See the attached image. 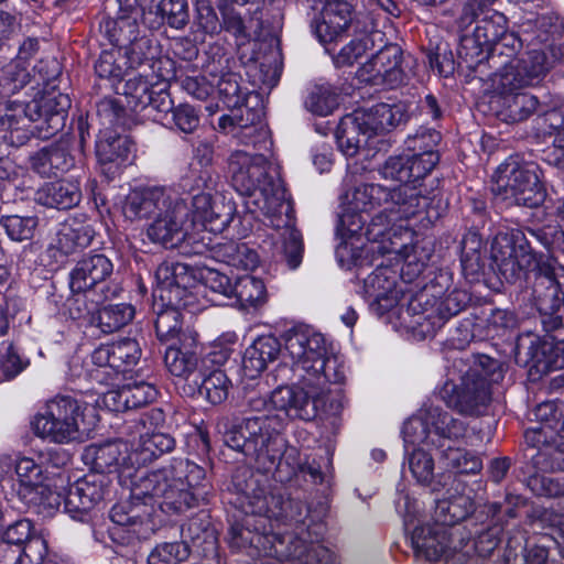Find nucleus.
Returning <instances> with one entry per match:
<instances>
[{
	"mask_svg": "<svg viewBox=\"0 0 564 564\" xmlns=\"http://www.w3.org/2000/svg\"><path fill=\"white\" fill-rule=\"evenodd\" d=\"M245 513L242 522L231 524L228 541L231 549L245 551L249 556H268L280 562L299 561L301 564H335L334 553L319 544L310 543L302 535L274 531L272 520L303 522L307 507L300 499L282 494H267L249 479L237 498Z\"/></svg>",
	"mask_w": 564,
	"mask_h": 564,
	"instance_id": "f257e3e1",
	"label": "nucleus"
},
{
	"mask_svg": "<svg viewBox=\"0 0 564 564\" xmlns=\"http://www.w3.org/2000/svg\"><path fill=\"white\" fill-rule=\"evenodd\" d=\"M284 348L293 360V386L278 387L271 402L289 415L312 421L322 414H335L340 409V386L346 380L344 364L333 352L324 335L299 325L284 335Z\"/></svg>",
	"mask_w": 564,
	"mask_h": 564,
	"instance_id": "f03ea898",
	"label": "nucleus"
},
{
	"mask_svg": "<svg viewBox=\"0 0 564 564\" xmlns=\"http://www.w3.org/2000/svg\"><path fill=\"white\" fill-rule=\"evenodd\" d=\"M204 479L203 467L187 458H174L170 465L134 479L131 500L115 505L110 519L137 539L147 538L154 505L166 514L186 512L197 506L194 489Z\"/></svg>",
	"mask_w": 564,
	"mask_h": 564,
	"instance_id": "7ed1b4c3",
	"label": "nucleus"
},
{
	"mask_svg": "<svg viewBox=\"0 0 564 564\" xmlns=\"http://www.w3.org/2000/svg\"><path fill=\"white\" fill-rule=\"evenodd\" d=\"M227 163L231 184L240 195L249 198L248 206L252 204L262 213L267 226L282 230L278 251L288 268L295 270L303 259L302 235L294 227V210L285 199L284 191L268 175L265 158L237 150Z\"/></svg>",
	"mask_w": 564,
	"mask_h": 564,
	"instance_id": "20e7f679",
	"label": "nucleus"
},
{
	"mask_svg": "<svg viewBox=\"0 0 564 564\" xmlns=\"http://www.w3.org/2000/svg\"><path fill=\"white\" fill-rule=\"evenodd\" d=\"M284 419L280 414H261L243 419L232 425L224 435L225 444L252 457L258 467L264 473L275 470L281 474L283 465L290 467L288 477L296 474V467L291 466L289 458L295 455V448H286V442L281 435Z\"/></svg>",
	"mask_w": 564,
	"mask_h": 564,
	"instance_id": "39448f33",
	"label": "nucleus"
},
{
	"mask_svg": "<svg viewBox=\"0 0 564 564\" xmlns=\"http://www.w3.org/2000/svg\"><path fill=\"white\" fill-rule=\"evenodd\" d=\"M70 108V98L56 90L45 91L31 101H10L0 112L3 139L13 147L25 144L31 135L46 140L62 131Z\"/></svg>",
	"mask_w": 564,
	"mask_h": 564,
	"instance_id": "423d86ee",
	"label": "nucleus"
},
{
	"mask_svg": "<svg viewBox=\"0 0 564 564\" xmlns=\"http://www.w3.org/2000/svg\"><path fill=\"white\" fill-rule=\"evenodd\" d=\"M448 378L440 390L445 403L463 414H479L491 400L490 384L503 378L501 364L486 355L474 357L473 364L455 359Z\"/></svg>",
	"mask_w": 564,
	"mask_h": 564,
	"instance_id": "0eeeda50",
	"label": "nucleus"
},
{
	"mask_svg": "<svg viewBox=\"0 0 564 564\" xmlns=\"http://www.w3.org/2000/svg\"><path fill=\"white\" fill-rule=\"evenodd\" d=\"M402 433L405 443H423L441 449L446 467L457 474H477L482 468L479 456L446 444L463 437L466 433L465 422L446 411L431 406L424 417L409 420Z\"/></svg>",
	"mask_w": 564,
	"mask_h": 564,
	"instance_id": "6e6552de",
	"label": "nucleus"
},
{
	"mask_svg": "<svg viewBox=\"0 0 564 564\" xmlns=\"http://www.w3.org/2000/svg\"><path fill=\"white\" fill-rule=\"evenodd\" d=\"M153 288L154 327L160 341L171 344L186 329L182 327L181 308L193 303L189 288L194 278L188 267L180 262H163L155 270Z\"/></svg>",
	"mask_w": 564,
	"mask_h": 564,
	"instance_id": "1a4fd4ad",
	"label": "nucleus"
},
{
	"mask_svg": "<svg viewBox=\"0 0 564 564\" xmlns=\"http://www.w3.org/2000/svg\"><path fill=\"white\" fill-rule=\"evenodd\" d=\"M443 210L442 199L433 192L426 193L423 184H400L389 187L384 207L370 219L366 234L369 239L383 240L389 236L392 224L408 221L423 214L424 220L433 224Z\"/></svg>",
	"mask_w": 564,
	"mask_h": 564,
	"instance_id": "9d476101",
	"label": "nucleus"
},
{
	"mask_svg": "<svg viewBox=\"0 0 564 564\" xmlns=\"http://www.w3.org/2000/svg\"><path fill=\"white\" fill-rule=\"evenodd\" d=\"M403 105L380 102L370 108L355 110L339 121L335 138L339 150L347 156H354L370 140L384 132L391 131L406 121Z\"/></svg>",
	"mask_w": 564,
	"mask_h": 564,
	"instance_id": "9b49d317",
	"label": "nucleus"
},
{
	"mask_svg": "<svg viewBox=\"0 0 564 564\" xmlns=\"http://www.w3.org/2000/svg\"><path fill=\"white\" fill-rule=\"evenodd\" d=\"M87 405L70 395H56L39 412L32 429L36 436L55 444H68L82 440L89 431L85 421Z\"/></svg>",
	"mask_w": 564,
	"mask_h": 564,
	"instance_id": "f8f14e48",
	"label": "nucleus"
},
{
	"mask_svg": "<svg viewBox=\"0 0 564 564\" xmlns=\"http://www.w3.org/2000/svg\"><path fill=\"white\" fill-rule=\"evenodd\" d=\"M491 259L499 275L508 283H516L525 276L531 285L534 281V272L538 264L545 260L536 261L530 243L520 229L499 231L491 242ZM553 260L552 258L546 259Z\"/></svg>",
	"mask_w": 564,
	"mask_h": 564,
	"instance_id": "ddd939ff",
	"label": "nucleus"
},
{
	"mask_svg": "<svg viewBox=\"0 0 564 564\" xmlns=\"http://www.w3.org/2000/svg\"><path fill=\"white\" fill-rule=\"evenodd\" d=\"M492 191L519 206L536 207L544 200V191L534 164H519L509 160L495 174Z\"/></svg>",
	"mask_w": 564,
	"mask_h": 564,
	"instance_id": "4468645a",
	"label": "nucleus"
},
{
	"mask_svg": "<svg viewBox=\"0 0 564 564\" xmlns=\"http://www.w3.org/2000/svg\"><path fill=\"white\" fill-rule=\"evenodd\" d=\"M469 538L470 533L464 528H447L434 522L415 527L411 545L416 558L436 562L465 550Z\"/></svg>",
	"mask_w": 564,
	"mask_h": 564,
	"instance_id": "2eb2a0df",
	"label": "nucleus"
},
{
	"mask_svg": "<svg viewBox=\"0 0 564 564\" xmlns=\"http://www.w3.org/2000/svg\"><path fill=\"white\" fill-rule=\"evenodd\" d=\"M20 500L29 508L53 510L61 506V495L46 484L47 477L41 464L31 457H19L14 465Z\"/></svg>",
	"mask_w": 564,
	"mask_h": 564,
	"instance_id": "dca6fc26",
	"label": "nucleus"
},
{
	"mask_svg": "<svg viewBox=\"0 0 564 564\" xmlns=\"http://www.w3.org/2000/svg\"><path fill=\"white\" fill-rule=\"evenodd\" d=\"M131 448L123 441H111L105 444H91L87 446L82 455L85 465L89 466L96 475L117 471L120 481L130 488L132 498V482L147 470H138L134 464L127 459Z\"/></svg>",
	"mask_w": 564,
	"mask_h": 564,
	"instance_id": "f3484780",
	"label": "nucleus"
},
{
	"mask_svg": "<svg viewBox=\"0 0 564 564\" xmlns=\"http://www.w3.org/2000/svg\"><path fill=\"white\" fill-rule=\"evenodd\" d=\"M112 261L104 253H88L76 262L69 272L70 291L94 290L104 299L117 297L121 288L110 280Z\"/></svg>",
	"mask_w": 564,
	"mask_h": 564,
	"instance_id": "a211bd4d",
	"label": "nucleus"
},
{
	"mask_svg": "<svg viewBox=\"0 0 564 564\" xmlns=\"http://www.w3.org/2000/svg\"><path fill=\"white\" fill-rule=\"evenodd\" d=\"M507 29L505 14L489 10L477 21L471 34L459 36L458 56L468 67L479 68L485 65V55Z\"/></svg>",
	"mask_w": 564,
	"mask_h": 564,
	"instance_id": "6ab92c4d",
	"label": "nucleus"
},
{
	"mask_svg": "<svg viewBox=\"0 0 564 564\" xmlns=\"http://www.w3.org/2000/svg\"><path fill=\"white\" fill-rule=\"evenodd\" d=\"M379 51L364 63L358 72L361 82L373 86H387L395 88L405 82V73L402 68L403 53L399 45L387 43L378 45Z\"/></svg>",
	"mask_w": 564,
	"mask_h": 564,
	"instance_id": "aec40b11",
	"label": "nucleus"
},
{
	"mask_svg": "<svg viewBox=\"0 0 564 564\" xmlns=\"http://www.w3.org/2000/svg\"><path fill=\"white\" fill-rule=\"evenodd\" d=\"M389 195V187L381 184H359L341 195L346 213L339 217L338 229L349 235L357 234L366 224L359 213H369L383 206Z\"/></svg>",
	"mask_w": 564,
	"mask_h": 564,
	"instance_id": "412c9836",
	"label": "nucleus"
},
{
	"mask_svg": "<svg viewBox=\"0 0 564 564\" xmlns=\"http://www.w3.org/2000/svg\"><path fill=\"white\" fill-rule=\"evenodd\" d=\"M188 207L186 202L178 197L166 210L159 213L147 228L148 238L167 249L177 248L186 238V223Z\"/></svg>",
	"mask_w": 564,
	"mask_h": 564,
	"instance_id": "4be33fe9",
	"label": "nucleus"
},
{
	"mask_svg": "<svg viewBox=\"0 0 564 564\" xmlns=\"http://www.w3.org/2000/svg\"><path fill=\"white\" fill-rule=\"evenodd\" d=\"M183 188L188 191L197 189V194L192 197V223H200L206 226L207 224H215L219 221L225 226L228 221V216L223 217L213 203V197L209 191L216 186V181L208 170H199L198 172L192 171L191 175L183 180Z\"/></svg>",
	"mask_w": 564,
	"mask_h": 564,
	"instance_id": "5701e85b",
	"label": "nucleus"
},
{
	"mask_svg": "<svg viewBox=\"0 0 564 564\" xmlns=\"http://www.w3.org/2000/svg\"><path fill=\"white\" fill-rule=\"evenodd\" d=\"M351 34L352 39L336 54H333L336 67L352 66L355 63H359L368 51L383 44L384 33L376 28L369 17L357 18L352 23Z\"/></svg>",
	"mask_w": 564,
	"mask_h": 564,
	"instance_id": "b1692460",
	"label": "nucleus"
},
{
	"mask_svg": "<svg viewBox=\"0 0 564 564\" xmlns=\"http://www.w3.org/2000/svg\"><path fill=\"white\" fill-rule=\"evenodd\" d=\"M360 17L367 15L354 14L352 6L346 0H326L321 12V20H315L312 23V29L321 43L330 44L346 31H352V23Z\"/></svg>",
	"mask_w": 564,
	"mask_h": 564,
	"instance_id": "393cba45",
	"label": "nucleus"
},
{
	"mask_svg": "<svg viewBox=\"0 0 564 564\" xmlns=\"http://www.w3.org/2000/svg\"><path fill=\"white\" fill-rule=\"evenodd\" d=\"M550 65L543 52L533 50L503 72L492 74V82L503 90L519 89L540 82Z\"/></svg>",
	"mask_w": 564,
	"mask_h": 564,
	"instance_id": "a878e982",
	"label": "nucleus"
},
{
	"mask_svg": "<svg viewBox=\"0 0 564 564\" xmlns=\"http://www.w3.org/2000/svg\"><path fill=\"white\" fill-rule=\"evenodd\" d=\"M177 198L176 194L163 186L134 188L126 197L123 215L130 220L156 217Z\"/></svg>",
	"mask_w": 564,
	"mask_h": 564,
	"instance_id": "bb28decb",
	"label": "nucleus"
},
{
	"mask_svg": "<svg viewBox=\"0 0 564 564\" xmlns=\"http://www.w3.org/2000/svg\"><path fill=\"white\" fill-rule=\"evenodd\" d=\"M502 511V505L499 502H491L484 506L481 513L490 516L488 523H480L469 521L471 528L466 527V532L470 533L467 542V547L459 553L464 555L477 554L480 557L490 556L501 542L503 527L496 519Z\"/></svg>",
	"mask_w": 564,
	"mask_h": 564,
	"instance_id": "cd10ccee",
	"label": "nucleus"
},
{
	"mask_svg": "<svg viewBox=\"0 0 564 564\" xmlns=\"http://www.w3.org/2000/svg\"><path fill=\"white\" fill-rule=\"evenodd\" d=\"M469 297L465 291L453 289L448 294H444L413 312L417 316L415 324L423 328L424 333L432 334L440 329L451 317L457 315L467 304Z\"/></svg>",
	"mask_w": 564,
	"mask_h": 564,
	"instance_id": "c85d7f7f",
	"label": "nucleus"
},
{
	"mask_svg": "<svg viewBox=\"0 0 564 564\" xmlns=\"http://www.w3.org/2000/svg\"><path fill=\"white\" fill-rule=\"evenodd\" d=\"M141 348L134 338L124 337L100 345L91 354L93 362L98 367H109L116 372H126L138 364Z\"/></svg>",
	"mask_w": 564,
	"mask_h": 564,
	"instance_id": "c756f323",
	"label": "nucleus"
},
{
	"mask_svg": "<svg viewBox=\"0 0 564 564\" xmlns=\"http://www.w3.org/2000/svg\"><path fill=\"white\" fill-rule=\"evenodd\" d=\"M197 333L186 328L178 337V341L171 343L164 354L167 370L175 377L187 378L198 364L196 352Z\"/></svg>",
	"mask_w": 564,
	"mask_h": 564,
	"instance_id": "7c9ffc66",
	"label": "nucleus"
},
{
	"mask_svg": "<svg viewBox=\"0 0 564 564\" xmlns=\"http://www.w3.org/2000/svg\"><path fill=\"white\" fill-rule=\"evenodd\" d=\"M158 393V389L153 383L134 381L126 383L116 390L108 391L104 395V403L111 411L124 412L153 402Z\"/></svg>",
	"mask_w": 564,
	"mask_h": 564,
	"instance_id": "2f4dec72",
	"label": "nucleus"
},
{
	"mask_svg": "<svg viewBox=\"0 0 564 564\" xmlns=\"http://www.w3.org/2000/svg\"><path fill=\"white\" fill-rule=\"evenodd\" d=\"M159 56V46L153 36L147 31H142L135 40L131 41L123 48L124 64L130 68L149 67L156 78H166V74L162 72L164 59ZM169 63V59H165Z\"/></svg>",
	"mask_w": 564,
	"mask_h": 564,
	"instance_id": "473e14b6",
	"label": "nucleus"
},
{
	"mask_svg": "<svg viewBox=\"0 0 564 564\" xmlns=\"http://www.w3.org/2000/svg\"><path fill=\"white\" fill-rule=\"evenodd\" d=\"M30 162L34 172L41 176L51 177L69 171L75 165V158L70 153L69 140L62 139L35 152L30 158Z\"/></svg>",
	"mask_w": 564,
	"mask_h": 564,
	"instance_id": "72a5a7b5",
	"label": "nucleus"
},
{
	"mask_svg": "<svg viewBox=\"0 0 564 564\" xmlns=\"http://www.w3.org/2000/svg\"><path fill=\"white\" fill-rule=\"evenodd\" d=\"M83 197L79 182L75 178H62L40 187L35 200L43 206L67 210L76 207Z\"/></svg>",
	"mask_w": 564,
	"mask_h": 564,
	"instance_id": "f704fd0d",
	"label": "nucleus"
},
{
	"mask_svg": "<svg viewBox=\"0 0 564 564\" xmlns=\"http://www.w3.org/2000/svg\"><path fill=\"white\" fill-rule=\"evenodd\" d=\"M256 59L259 63L254 77L265 87H274L281 76L283 56L280 39L276 35H269L258 42Z\"/></svg>",
	"mask_w": 564,
	"mask_h": 564,
	"instance_id": "c9c22d12",
	"label": "nucleus"
},
{
	"mask_svg": "<svg viewBox=\"0 0 564 564\" xmlns=\"http://www.w3.org/2000/svg\"><path fill=\"white\" fill-rule=\"evenodd\" d=\"M495 85L501 93L498 117L506 123L522 122L542 108V102L534 95L525 91L513 93L514 89L503 90Z\"/></svg>",
	"mask_w": 564,
	"mask_h": 564,
	"instance_id": "e433bc0d",
	"label": "nucleus"
},
{
	"mask_svg": "<svg viewBox=\"0 0 564 564\" xmlns=\"http://www.w3.org/2000/svg\"><path fill=\"white\" fill-rule=\"evenodd\" d=\"M95 237V229L84 215L70 217L56 231L55 247L64 254L87 248Z\"/></svg>",
	"mask_w": 564,
	"mask_h": 564,
	"instance_id": "4c0bfd02",
	"label": "nucleus"
},
{
	"mask_svg": "<svg viewBox=\"0 0 564 564\" xmlns=\"http://www.w3.org/2000/svg\"><path fill=\"white\" fill-rule=\"evenodd\" d=\"M365 294L384 310L393 307L400 297L397 273L389 267H378L364 281Z\"/></svg>",
	"mask_w": 564,
	"mask_h": 564,
	"instance_id": "58836bf2",
	"label": "nucleus"
},
{
	"mask_svg": "<svg viewBox=\"0 0 564 564\" xmlns=\"http://www.w3.org/2000/svg\"><path fill=\"white\" fill-rule=\"evenodd\" d=\"M474 510L473 498L459 492L458 487H456L454 492L447 490V496L436 501L434 522L447 528H464L466 530L467 525H459L458 523L466 520Z\"/></svg>",
	"mask_w": 564,
	"mask_h": 564,
	"instance_id": "ea45409f",
	"label": "nucleus"
},
{
	"mask_svg": "<svg viewBox=\"0 0 564 564\" xmlns=\"http://www.w3.org/2000/svg\"><path fill=\"white\" fill-rule=\"evenodd\" d=\"M441 139V133L437 130L420 127L414 134L405 139L404 144L405 149L411 153L409 155L415 158V161L431 173L440 161L436 148Z\"/></svg>",
	"mask_w": 564,
	"mask_h": 564,
	"instance_id": "a19ab883",
	"label": "nucleus"
},
{
	"mask_svg": "<svg viewBox=\"0 0 564 564\" xmlns=\"http://www.w3.org/2000/svg\"><path fill=\"white\" fill-rule=\"evenodd\" d=\"M175 446V440L167 433L152 432L140 435L139 443L131 447L130 464H134L138 470L152 463L165 453H170Z\"/></svg>",
	"mask_w": 564,
	"mask_h": 564,
	"instance_id": "79ce46f5",
	"label": "nucleus"
},
{
	"mask_svg": "<svg viewBox=\"0 0 564 564\" xmlns=\"http://www.w3.org/2000/svg\"><path fill=\"white\" fill-rule=\"evenodd\" d=\"M281 352V344L274 336L258 337L249 346L242 358V367L246 373L254 378L261 373L269 362L274 361Z\"/></svg>",
	"mask_w": 564,
	"mask_h": 564,
	"instance_id": "37998d69",
	"label": "nucleus"
},
{
	"mask_svg": "<svg viewBox=\"0 0 564 564\" xmlns=\"http://www.w3.org/2000/svg\"><path fill=\"white\" fill-rule=\"evenodd\" d=\"M378 172L382 178L401 184H422L421 181L430 174L409 154L390 156Z\"/></svg>",
	"mask_w": 564,
	"mask_h": 564,
	"instance_id": "c03bdc74",
	"label": "nucleus"
},
{
	"mask_svg": "<svg viewBox=\"0 0 564 564\" xmlns=\"http://www.w3.org/2000/svg\"><path fill=\"white\" fill-rule=\"evenodd\" d=\"M521 47V40L513 32H508L507 28L505 34L486 53L485 62L495 69L494 73L503 72L513 65Z\"/></svg>",
	"mask_w": 564,
	"mask_h": 564,
	"instance_id": "a18cd8bd",
	"label": "nucleus"
},
{
	"mask_svg": "<svg viewBox=\"0 0 564 564\" xmlns=\"http://www.w3.org/2000/svg\"><path fill=\"white\" fill-rule=\"evenodd\" d=\"M524 535L510 536L503 553L505 564H549V551L541 545L523 544Z\"/></svg>",
	"mask_w": 564,
	"mask_h": 564,
	"instance_id": "49530a36",
	"label": "nucleus"
},
{
	"mask_svg": "<svg viewBox=\"0 0 564 564\" xmlns=\"http://www.w3.org/2000/svg\"><path fill=\"white\" fill-rule=\"evenodd\" d=\"M130 152L131 142L124 135L105 133L96 143V154L102 166H120L128 160Z\"/></svg>",
	"mask_w": 564,
	"mask_h": 564,
	"instance_id": "de8ad7c7",
	"label": "nucleus"
},
{
	"mask_svg": "<svg viewBox=\"0 0 564 564\" xmlns=\"http://www.w3.org/2000/svg\"><path fill=\"white\" fill-rule=\"evenodd\" d=\"M138 20L129 17L108 18L100 24V30L109 42L121 51L142 33Z\"/></svg>",
	"mask_w": 564,
	"mask_h": 564,
	"instance_id": "09e8293b",
	"label": "nucleus"
},
{
	"mask_svg": "<svg viewBox=\"0 0 564 564\" xmlns=\"http://www.w3.org/2000/svg\"><path fill=\"white\" fill-rule=\"evenodd\" d=\"M215 254L219 261L237 269L253 270L259 263L257 252L243 242L230 240L218 243Z\"/></svg>",
	"mask_w": 564,
	"mask_h": 564,
	"instance_id": "8fccbe9b",
	"label": "nucleus"
},
{
	"mask_svg": "<svg viewBox=\"0 0 564 564\" xmlns=\"http://www.w3.org/2000/svg\"><path fill=\"white\" fill-rule=\"evenodd\" d=\"M159 86V80L153 83L152 78L150 79V74L144 70L142 74L131 77L126 82L123 94L133 111H142L148 109L151 104L152 93Z\"/></svg>",
	"mask_w": 564,
	"mask_h": 564,
	"instance_id": "3c124183",
	"label": "nucleus"
},
{
	"mask_svg": "<svg viewBox=\"0 0 564 564\" xmlns=\"http://www.w3.org/2000/svg\"><path fill=\"white\" fill-rule=\"evenodd\" d=\"M149 14H155L152 26L166 22L171 28L183 29L189 21L187 0H160Z\"/></svg>",
	"mask_w": 564,
	"mask_h": 564,
	"instance_id": "603ef678",
	"label": "nucleus"
},
{
	"mask_svg": "<svg viewBox=\"0 0 564 564\" xmlns=\"http://www.w3.org/2000/svg\"><path fill=\"white\" fill-rule=\"evenodd\" d=\"M452 283V274L448 271L440 270L424 289L411 300L409 311L417 312L419 308L430 305L431 302L443 296L449 290Z\"/></svg>",
	"mask_w": 564,
	"mask_h": 564,
	"instance_id": "864d4df0",
	"label": "nucleus"
},
{
	"mask_svg": "<svg viewBox=\"0 0 564 564\" xmlns=\"http://www.w3.org/2000/svg\"><path fill=\"white\" fill-rule=\"evenodd\" d=\"M230 388L231 382L227 375L220 369H215L202 376L198 391L212 404H220L227 400Z\"/></svg>",
	"mask_w": 564,
	"mask_h": 564,
	"instance_id": "5fc2aeb1",
	"label": "nucleus"
},
{
	"mask_svg": "<svg viewBox=\"0 0 564 564\" xmlns=\"http://www.w3.org/2000/svg\"><path fill=\"white\" fill-rule=\"evenodd\" d=\"M134 316L130 304H109L98 311V326L102 333L110 334L126 326Z\"/></svg>",
	"mask_w": 564,
	"mask_h": 564,
	"instance_id": "6e6d98bb",
	"label": "nucleus"
},
{
	"mask_svg": "<svg viewBox=\"0 0 564 564\" xmlns=\"http://www.w3.org/2000/svg\"><path fill=\"white\" fill-rule=\"evenodd\" d=\"M108 300L94 290L72 291V295L66 301V307L70 318L82 319L96 312L98 306Z\"/></svg>",
	"mask_w": 564,
	"mask_h": 564,
	"instance_id": "4d7b16f0",
	"label": "nucleus"
},
{
	"mask_svg": "<svg viewBox=\"0 0 564 564\" xmlns=\"http://www.w3.org/2000/svg\"><path fill=\"white\" fill-rule=\"evenodd\" d=\"M339 105L338 94L330 85H316L305 99V107L317 116H328Z\"/></svg>",
	"mask_w": 564,
	"mask_h": 564,
	"instance_id": "13d9d810",
	"label": "nucleus"
},
{
	"mask_svg": "<svg viewBox=\"0 0 564 564\" xmlns=\"http://www.w3.org/2000/svg\"><path fill=\"white\" fill-rule=\"evenodd\" d=\"M234 297L242 305L257 306L264 302L265 286L261 279L246 274L235 282Z\"/></svg>",
	"mask_w": 564,
	"mask_h": 564,
	"instance_id": "bf43d9fd",
	"label": "nucleus"
},
{
	"mask_svg": "<svg viewBox=\"0 0 564 564\" xmlns=\"http://www.w3.org/2000/svg\"><path fill=\"white\" fill-rule=\"evenodd\" d=\"M191 547L187 542H163L158 544L149 554V564H180L187 561Z\"/></svg>",
	"mask_w": 564,
	"mask_h": 564,
	"instance_id": "052dcab7",
	"label": "nucleus"
},
{
	"mask_svg": "<svg viewBox=\"0 0 564 564\" xmlns=\"http://www.w3.org/2000/svg\"><path fill=\"white\" fill-rule=\"evenodd\" d=\"M239 79L240 76L232 72L217 74L215 86H217L219 98L228 108H238L245 101Z\"/></svg>",
	"mask_w": 564,
	"mask_h": 564,
	"instance_id": "680f3d73",
	"label": "nucleus"
},
{
	"mask_svg": "<svg viewBox=\"0 0 564 564\" xmlns=\"http://www.w3.org/2000/svg\"><path fill=\"white\" fill-rule=\"evenodd\" d=\"M30 82L26 67L19 61H13L1 69L0 91L2 94H15Z\"/></svg>",
	"mask_w": 564,
	"mask_h": 564,
	"instance_id": "e2e57ef3",
	"label": "nucleus"
},
{
	"mask_svg": "<svg viewBox=\"0 0 564 564\" xmlns=\"http://www.w3.org/2000/svg\"><path fill=\"white\" fill-rule=\"evenodd\" d=\"M409 469L413 478L423 486H431L434 477V460L431 454L417 448L408 458Z\"/></svg>",
	"mask_w": 564,
	"mask_h": 564,
	"instance_id": "0e129e2a",
	"label": "nucleus"
},
{
	"mask_svg": "<svg viewBox=\"0 0 564 564\" xmlns=\"http://www.w3.org/2000/svg\"><path fill=\"white\" fill-rule=\"evenodd\" d=\"M120 56L121 51L117 48L102 51L95 63V72L97 76L115 82L121 80L124 75V66L127 64L118 61Z\"/></svg>",
	"mask_w": 564,
	"mask_h": 564,
	"instance_id": "69168bd1",
	"label": "nucleus"
},
{
	"mask_svg": "<svg viewBox=\"0 0 564 564\" xmlns=\"http://www.w3.org/2000/svg\"><path fill=\"white\" fill-rule=\"evenodd\" d=\"M0 224L12 240L23 241L32 238L37 221L34 217L9 215L3 216Z\"/></svg>",
	"mask_w": 564,
	"mask_h": 564,
	"instance_id": "338daca9",
	"label": "nucleus"
},
{
	"mask_svg": "<svg viewBox=\"0 0 564 564\" xmlns=\"http://www.w3.org/2000/svg\"><path fill=\"white\" fill-rule=\"evenodd\" d=\"M528 231L547 250L564 252V227L547 225Z\"/></svg>",
	"mask_w": 564,
	"mask_h": 564,
	"instance_id": "774afa93",
	"label": "nucleus"
}]
</instances>
